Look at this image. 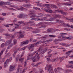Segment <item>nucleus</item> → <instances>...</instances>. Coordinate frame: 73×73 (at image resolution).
I'll list each match as a JSON object with an SVG mask.
<instances>
[{
  "label": "nucleus",
  "mask_w": 73,
  "mask_h": 73,
  "mask_svg": "<svg viewBox=\"0 0 73 73\" xmlns=\"http://www.w3.org/2000/svg\"><path fill=\"white\" fill-rule=\"evenodd\" d=\"M29 15H31L32 16H30V17H40V16H37V15L35 14H33L34 13V11L31 10L29 11Z\"/></svg>",
  "instance_id": "obj_1"
},
{
  "label": "nucleus",
  "mask_w": 73,
  "mask_h": 73,
  "mask_svg": "<svg viewBox=\"0 0 73 73\" xmlns=\"http://www.w3.org/2000/svg\"><path fill=\"white\" fill-rule=\"evenodd\" d=\"M12 3L9 2H4L3 1H0V5H11Z\"/></svg>",
  "instance_id": "obj_2"
},
{
  "label": "nucleus",
  "mask_w": 73,
  "mask_h": 73,
  "mask_svg": "<svg viewBox=\"0 0 73 73\" xmlns=\"http://www.w3.org/2000/svg\"><path fill=\"white\" fill-rule=\"evenodd\" d=\"M11 41L12 40H8L6 42L5 44H4V43H3L1 44V48H3V47H4L5 46H7L9 45V44H11Z\"/></svg>",
  "instance_id": "obj_3"
},
{
  "label": "nucleus",
  "mask_w": 73,
  "mask_h": 73,
  "mask_svg": "<svg viewBox=\"0 0 73 73\" xmlns=\"http://www.w3.org/2000/svg\"><path fill=\"white\" fill-rule=\"evenodd\" d=\"M60 34H61V36L62 38V40H63L64 38H65L66 39H69L70 38V37H67L66 36H64L65 35H67L66 33H60Z\"/></svg>",
  "instance_id": "obj_4"
},
{
  "label": "nucleus",
  "mask_w": 73,
  "mask_h": 73,
  "mask_svg": "<svg viewBox=\"0 0 73 73\" xmlns=\"http://www.w3.org/2000/svg\"><path fill=\"white\" fill-rule=\"evenodd\" d=\"M12 58L11 57H10L9 58V59H7L6 61L4 63V68H6V66H7V62H9V60H10V61H11L12 60Z\"/></svg>",
  "instance_id": "obj_5"
},
{
  "label": "nucleus",
  "mask_w": 73,
  "mask_h": 73,
  "mask_svg": "<svg viewBox=\"0 0 73 73\" xmlns=\"http://www.w3.org/2000/svg\"><path fill=\"white\" fill-rule=\"evenodd\" d=\"M52 67L50 65L49 66L47 70L48 71H49L50 73H54V72H52Z\"/></svg>",
  "instance_id": "obj_6"
},
{
  "label": "nucleus",
  "mask_w": 73,
  "mask_h": 73,
  "mask_svg": "<svg viewBox=\"0 0 73 73\" xmlns=\"http://www.w3.org/2000/svg\"><path fill=\"white\" fill-rule=\"evenodd\" d=\"M6 36H8V37H10L12 39L14 38L15 36L12 35H11L9 34H5Z\"/></svg>",
  "instance_id": "obj_7"
},
{
  "label": "nucleus",
  "mask_w": 73,
  "mask_h": 73,
  "mask_svg": "<svg viewBox=\"0 0 73 73\" xmlns=\"http://www.w3.org/2000/svg\"><path fill=\"white\" fill-rule=\"evenodd\" d=\"M73 52L72 50L70 51H68V52H66V53L67 55V56L66 57V58H68V56L70 55V53H72Z\"/></svg>",
  "instance_id": "obj_8"
},
{
  "label": "nucleus",
  "mask_w": 73,
  "mask_h": 73,
  "mask_svg": "<svg viewBox=\"0 0 73 73\" xmlns=\"http://www.w3.org/2000/svg\"><path fill=\"white\" fill-rule=\"evenodd\" d=\"M29 41L28 40H26L25 41H24L22 43V45H25L28 44L29 43Z\"/></svg>",
  "instance_id": "obj_9"
},
{
  "label": "nucleus",
  "mask_w": 73,
  "mask_h": 73,
  "mask_svg": "<svg viewBox=\"0 0 73 73\" xmlns=\"http://www.w3.org/2000/svg\"><path fill=\"white\" fill-rule=\"evenodd\" d=\"M15 69L14 66H10V69H9V71H13Z\"/></svg>",
  "instance_id": "obj_10"
},
{
  "label": "nucleus",
  "mask_w": 73,
  "mask_h": 73,
  "mask_svg": "<svg viewBox=\"0 0 73 73\" xmlns=\"http://www.w3.org/2000/svg\"><path fill=\"white\" fill-rule=\"evenodd\" d=\"M56 19V18L55 17H51L49 19H48V21H54Z\"/></svg>",
  "instance_id": "obj_11"
},
{
  "label": "nucleus",
  "mask_w": 73,
  "mask_h": 73,
  "mask_svg": "<svg viewBox=\"0 0 73 73\" xmlns=\"http://www.w3.org/2000/svg\"><path fill=\"white\" fill-rule=\"evenodd\" d=\"M17 17L19 18H23L24 19L25 17V16H24V14H21L18 15Z\"/></svg>",
  "instance_id": "obj_12"
},
{
  "label": "nucleus",
  "mask_w": 73,
  "mask_h": 73,
  "mask_svg": "<svg viewBox=\"0 0 73 73\" xmlns=\"http://www.w3.org/2000/svg\"><path fill=\"white\" fill-rule=\"evenodd\" d=\"M45 11L46 12H48L49 13H52L53 12V11L52 10L48 9L47 10H45Z\"/></svg>",
  "instance_id": "obj_13"
},
{
  "label": "nucleus",
  "mask_w": 73,
  "mask_h": 73,
  "mask_svg": "<svg viewBox=\"0 0 73 73\" xmlns=\"http://www.w3.org/2000/svg\"><path fill=\"white\" fill-rule=\"evenodd\" d=\"M35 2L37 4V6H38V7H42V6H41V5H42V3H40L37 2Z\"/></svg>",
  "instance_id": "obj_14"
},
{
  "label": "nucleus",
  "mask_w": 73,
  "mask_h": 73,
  "mask_svg": "<svg viewBox=\"0 0 73 73\" xmlns=\"http://www.w3.org/2000/svg\"><path fill=\"white\" fill-rule=\"evenodd\" d=\"M28 48L29 50H31V49H32V48H33V44H31L30 46H28Z\"/></svg>",
  "instance_id": "obj_15"
},
{
  "label": "nucleus",
  "mask_w": 73,
  "mask_h": 73,
  "mask_svg": "<svg viewBox=\"0 0 73 73\" xmlns=\"http://www.w3.org/2000/svg\"><path fill=\"white\" fill-rule=\"evenodd\" d=\"M21 8H17V9H18V10H19V11H23V9H25V8H24L23 7L21 6Z\"/></svg>",
  "instance_id": "obj_16"
},
{
  "label": "nucleus",
  "mask_w": 73,
  "mask_h": 73,
  "mask_svg": "<svg viewBox=\"0 0 73 73\" xmlns=\"http://www.w3.org/2000/svg\"><path fill=\"white\" fill-rule=\"evenodd\" d=\"M60 13L62 14V15H67V14H68L67 13L64 12L62 10H61Z\"/></svg>",
  "instance_id": "obj_17"
},
{
  "label": "nucleus",
  "mask_w": 73,
  "mask_h": 73,
  "mask_svg": "<svg viewBox=\"0 0 73 73\" xmlns=\"http://www.w3.org/2000/svg\"><path fill=\"white\" fill-rule=\"evenodd\" d=\"M64 58H65L64 57H61L59 58V60H60V62H61L62 61V60H64Z\"/></svg>",
  "instance_id": "obj_18"
},
{
  "label": "nucleus",
  "mask_w": 73,
  "mask_h": 73,
  "mask_svg": "<svg viewBox=\"0 0 73 73\" xmlns=\"http://www.w3.org/2000/svg\"><path fill=\"white\" fill-rule=\"evenodd\" d=\"M22 6H23V7H25V8H28V7H29V5L28 4V5H25V4L23 5H22Z\"/></svg>",
  "instance_id": "obj_19"
},
{
  "label": "nucleus",
  "mask_w": 73,
  "mask_h": 73,
  "mask_svg": "<svg viewBox=\"0 0 73 73\" xmlns=\"http://www.w3.org/2000/svg\"><path fill=\"white\" fill-rule=\"evenodd\" d=\"M54 70L55 72V73H57L59 72V70H58V69H57V68H55Z\"/></svg>",
  "instance_id": "obj_20"
},
{
  "label": "nucleus",
  "mask_w": 73,
  "mask_h": 73,
  "mask_svg": "<svg viewBox=\"0 0 73 73\" xmlns=\"http://www.w3.org/2000/svg\"><path fill=\"white\" fill-rule=\"evenodd\" d=\"M62 5H68L70 6L71 5V4H69V3H62Z\"/></svg>",
  "instance_id": "obj_21"
},
{
  "label": "nucleus",
  "mask_w": 73,
  "mask_h": 73,
  "mask_svg": "<svg viewBox=\"0 0 73 73\" xmlns=\"http://www.w3.org/2000/svg\"><path fill=\"white\" fill-rule=\"evenodd\" d=\"M31 60H32V61L33 62H35V61H36V59H35V56L34 57H32L31 58Z\"/></svg>",
  "instance_id": "obj_22"
},
{
  "label": "nucleus",
  "mask_w": 73,
  "mask_h": 73,
  "mask_svg": "<svg viewBox=\"0 0 73 73\" xmlns=\"http://www.w3.org/2000/svg\"><path fill=\"white\" fill-rule=\"evenodd\" d=\"M33 9H35L36 10H38V11H39V10H40V8H37L36 7H33Z\"/></svg>",
  "instance_id": "obj_23"
},
{
  "label": "nucleus",
  "mask_w": 73,
  "mask_h": 73,
  "mask_svg": "<svg viewBox=\"0 0 73 73\" xmlns=\"http://www.w3.org/2000/svg\"><path fill=\"white\" fill-rule=\"evenodd\" d=\"M56 60H57V58H54L52 60L51 62H55L56 61Z\"/></svg>",
  "instance_id": "obj_24"
},
{
  "label": "nucleus",
  "mask_w": 73,
  "mask_h": 73,
  "mask_svg": "<svg viewBox=\"0 0 73 73\" xmlns=\"http://www.w3.org/2000/svg\"><path fill=\"white\" fill-rule=\"evenodd\" d=\"M50 37H56V36L54 35H49Z\"/></svg>",
  "instance_id": "obj_25"
},
{
  "label": "nucleus",
  "mask_w": 73,
  "mask_h": 73,
  "mask_svg": "<svg viewBox=\"0 0 73 73\" xmlns=\"http://www.w3.org/2000/svg\"><path fill=\"white\" fill-rule=\"evenodd\" d=\"M62 46H66L68 45V44H66V43H62L61 44Z\"/></svg>",
  "instance_id": "obj_26"
},
{
  "label": "nucleus",
  "mask_w": 73,
  "mask_h": 73,
  "mask_svg": "<svg viewBox=\"0 0 73 73\" xmlns=\"http://www.w3.org/2000/svg\"><path fill=\"white\" fill-rule=\"evenodd\" d=\"M24 37V35L23 34H20V36H19V38H21Z\"/></svg>",
  "instance_id": "obj_27"
},
{
  "label": "nucleus",
  "mask_w": 73,
  "mask_h": 73,
  "mask_svg": "<svg viewBox=\"0 0 73 73\" xmlns=\"http://www.w3.org/2000/svg\"><path fill=\"white\" fill-rule=\"evenodd\" d=\"M61 10L57 9L55 11V12L56 13L58 12V13H60V12H61Z\"/></svg>",
  "instance_id": "obj_28"
},
{
  "label": "nucleus",
  "mask_w": 73,
  "mask_h": 73,
  "mask_svg": "<svg viewBox=\"0 0 73 73\" xmlns=\"http://www.w3.org/2000/svg\"><path fill=\"white\" fill-rule=\"evenodd\" d=\"M51 31H52L51 30V29H49L47 30L46 32V33H49V32H50Z\"/></svg>",
  "instance_id": "obj_29"
},
{
  "label": "nucleus",
  "mask_w": 73,
  "mask_h": 73,
  "mask_svg": "<svg viewBox=\"0 0 73 73\" xmlns=\"http://www.w3.org/2000/svg\"><path fill=\"white\" fill-rule=\"evenodd\" d=\"M18 24H25V23H24V21H23L18 22Z\"/></svg>",
  "instance_id": "obj_30"
},
{
  "label": "nucleus",
  "mask_w": 73,
  "mask_h": 73,
  "mask_svg": "<svg viewBox=\"0 0 73 73\" xmlns=\"http://www.w3.org/2000/svg\"><path fill=\"white\" fill-rule=\"evenodd\" d=\"M42 47L40 46L39 47L38 49L37 50L38 52H40V50L42 49Z\"/></svg>",
  "instance_id": "obj_31"
},
{
  "label": "nucleus",
  "mask_w": 73,
  "mask_h": 73,
  "mask_svg": "<svg viewBox=\"0 0 73 73\" xmlns=\"http://www.w3.org/2000/svg\"><path fill=\"white\" fill-rule=\"evenodd\" d=\"M60 22L61 24H62V25H65V23H64V22L60 20Z\"/></svg>",
  "instance_id": "obj_32"
},
{
  "label": "nucleus",
  "mask_w": 73,
  "mask_h": 73,
  "mask_svg": "<svg viewBox=\"0 0 73 73\" xmlns=\"http://www.w3.org/2000/svg\"><path fill=\"white\" fill-rule=\"evenodd\" d=\"M43 20L45 21H48V19L46 17H43Z\"/></svg>",
  "instance_id": "obj_33"
},
{
  "label": "nucleus",
  "mask_w": 73,
  "mask_h": 73,
  "mask_svg": "<svg viewBox=\"0 0 73 73\" xmlns=\"http://www.w3.org/2000/svg\"><path fill=\"white\" fill-rule=\"evenodd\" d=\"M39 32L38 31H33V33H39Z\"/></svg>",
  "instance_id": "obj_34"
},
{
  "label": "nucleus",
  "mask_w": 73,
  "mask_h": 73,
  "mask_svg": "<svg viewBox=\"0 0 73 73\" xmlns=\"http://www.w3.org/2000/svg\"><path fill=\"white\" fill-rule=\"evenodd\" d=\"M13 42L15 44H17V40H16L14 39L13 40Z\"/></svg>",
  "instance_id": "obj_35"
},
{
  "label": "nucleus",
  "mask_w": 73,
  "mask_h": 73,
  "mask_svg": "<svg viewBox=\"0 0 73 73\" xmlns=\"http://www.w3.org/2000/svg\"><path fill=\"white\" fill-rule=\"evenodd\" d=\"M24 1L25 3H29V0H24Z\"/></svg>",
  "instance_id": "obj_36"
},
{
  "label": "nucleus",
  "mask_w": 73,
  "mask_h": 73,
  "mask_svg": "<svg viewBox=\"0 0 73 73\" xmlns=\"http://www.w3.org/2000/svg\"><path fill=\"white\" fill-rule=\"evenodd\" d=\"M52 7L53 8H57V6L53 5H52Z\"/></svg>",
  "instance_id": "obj_37"
},
{
  "label": "nucleus",
  "mask_w": 73,
  "mask_h": 73,
  "mask_svg": "<svg viewBox=\"0 0 73 73\" xmlns=\"http://www.w3.org/2000/svg\"><path fill=\"white\" fill-rule=\"evenodd\" d=\"M9 9L10 10H11L12 11H16V10L15 9L12 8H9Z\"/></svg>",
  "instance_id": "obj_38"
},
{
  "label": "nucleus",
  "mask_w": 73,
  "mask_h": 73,
  "mask_svg": "<svg viewBox=\"0 0 73 73\" xmlns=\"http://www.w3.org/2000/svg\"><path fill=\"white\" fill-rule=\"evenodd\" d=\"M35 25L36 24L35 23L32 24L30 25V26L31 27H33V26H35Z\"/></svg>",
  "instance_id": "obj_39"
},
{
  "label": "nucleus",
  "mask_w": 73,
  "mask_h": 73,
  "mask_svg": "<svg viewBox=\"0 0 73 73\" xmlns=\"http://www.w3.org/2000/svg\"><path fill=\"white\" fill-rule=\"evenodd\" d=\"M52 50L50 49L49 50V51H48V54H49V53H51L52 52Z\"/></svg>",
  "instance_id": "obj_40"
},
{
  "label": "nucleus",
  "mask_w": 73,
  "mask_h": 73,
  "mask_svg": "<svg viewBox=\"0 0 73 73\" xmlns=\"http://www.w3.org/2000/svg\"><path fill=\"white\" fill-rule=\"evenodd\" d=\"M48 37V35H45L44 36H43L42 37V38H44V39H45Z\"/></svg>",
  "instance_id": "obj_41"
},
{
  "label": "nucleus",
  "mask_w": 73,
  "mask_h": 73,
  "mask_svg": "<svg viewBox=\"0 0 73 73\" xmlns=\"http://www.w3.org/2000/svg\"><path fill=\"white\" fill-rule=\"evenodd\" d=\"M27 64V60L25 62V66H26Z\"/></svg>",
  "instance_id": "obj_42"
},
{
  "label": "nucleus",
  "mask_w": 73,
  "mask_h": 73,
  "mask_svg": "<svg viewBox=\"0 0 73 73\" xmlns=\"http://www.w3.org/2000/svg\"><path fill=\"white\" fill-rule=\"evenodd\" d=\"M29 24H32V23H34V21H31L29 22Z\"/></svg>",
  "instance_id": "obj_43"
},
{
  "label": "nucleus",
  "mask_w": 73,
  "mask_h": 73,
  "mask_svg": "<svg viewBox=\"0 0 73 73\" xmlns=\"http://www.w3.org/2000/svg\"><path fill=\"white\" fill-rule=\"evenodd\" d=\"M37 43H35L34 44H33V47L35 46H37Z\"/></svg>",
  "instance_id": "obj_44"
},
{
  "label": "nucleus",
  "mask_w": 73,
  "mask_h": 73,
  "mask_svg": "<svg viewBox=\"0 0 73 73\" xmlns=\"http://www.w3.org/2000/svg\"><path fill=\"white\" fill-rule=\"evenodd\" d=\"M60 20H59L58 19H56V21L57 22H58V23H60Z\"/></svg>",
  "instance_id": "obj_45"
},
{
  "label": "nucleus",
  "mask_w": 73,
  "mask_h": 73,
  "mask_svg": "<svg viewBox=\"0 0 73 73\" xmlns=\"http://www.w3.org/2000/svg\"><path fill=\"white\" fill-rule=\"evenodd\" d=\"M43 5H45L46 7H49V4H43Z\"/></svg>",
  "instance_id": "obj_46"
},
{
  "label": "nucleus",
  "mask_w": 73,
  "mask_h": 73,
  "mask_svg": "<svg viewBox=\"0 0 73 73\" xmlns=\"http://www.w3.org/2000/svg\"><path fill=\"white\" fill-rule=\"evenodd\" d=\"M48 68V65H46V67H45V70H47V69Z\"/></svg>",
  "instance_id": "obj_47"
},
{
  "label": "nucleus",
  "mask_w": 73,
  "mask_h": 73,
  "mask_svg": "<svg viewBox=\"0 0 73 73\" xmlns=\"http://www.w3.org/2000/svg\"><path fill=\"white\" fill-rule=\"evenodd\" d=\"M64 29L65 31H70V30L69 29Z\"/></svg>",
  "instance_id": "obj_48"
},
{
  "label": "nucleus",
  "mask_w": 73,
  "mask_h": 73,
  "mask_svg": "<svg viewBox=\"0 0 73 73\" xmlns=\"http://www.w3.org/2000/svg\"><path fill=\"white\" fill-rule=\"evenodd\" d=\"M53 41V40H46V42H50V41Z\"/></svg>",
  "instance_id": "obj_49"
},
{
  "label": "nucleus",
  "mask_w": 73,
  "mask_h": 73,
  "mask_svg": "<svg viewBox=\"0 0 73 73\" xmlns=\"http://www.w3.org/2000/svg\"><path fill=\"white\" fill-rule=\"evenodd\" d=\"M45 15L46 16H47V17H50V15L49 14H46Z\"/></svg>",
  "instance_id": "obj_50"
},
{
  "label": "nucleus",
  "mask_w": 73,
  "mask_h": 73,
  "mask_svg": "<svg viewBox=\"0 0 73 73\" xmlns=\"http://www.w3.org/2000/svg\"><path fill=\"white\" fill-rule=\"evenodd\" d=\"M6 56L7 57H9V53H8L6 55Z\"/></svg>",
  "instance_id": "obj_51"
},
{
  "label": "nucleus",
  "mask_w": 73,
  "mask_h": 73,
  "mask_svg": "<svg viewBox=\"0 0 73 73\" xmlns=\"http://www.w3.org/2000/svg\"><path fill=\"white\" fill-rule=\"evenodd\" d=\"M36 53V51H35L32 54H31V56H33Z\"/></svg>",
  "instance_id": "obj_52"
},
{
  "label": "nucleus",
  "mask_w": 73,
  "mask_h": 73,
  "mask_svg": "<svg viewBox=\"0 0 73 73\" xmlns=\"http://www.w3.org/2000/svg\"><path fill=\"white\" fill-rule=\"evenodd\" d=\"M46 27V26L42 25L41 27H39V28H45V27Z\"/></svg>",
  "instance_id": "obj_53"
},
{
  "label": "nucleus",
  "mask_w": 73,
  "mask_h": 73,
  "mask_svg": "<svg viewBox=\"0 0 73 73\" xmlns=\"http://www.w3.org/2000/svg\"><path fill=\"white\" fill-rule=\"evenodd\" d=\"M57 69H58V70H62V68L59 67L57 68Z\"/></svg>",
  "instance_id": "obj_54"
},
{
  "label": "nucleus",
  "mask_w": 73,
  "mask_h": 73,
  "mask_svg": "<svg viewBox=\"0 0 73 73\" xmlns=\"http://www.w3.org/2000/svg\"><path fill=\"white\" fill-rule=\"evenodd\" d=\"M27 29H29L30 30V29H33V28L32 27H28L27 28Z\"/></svg>",
  "instance_id": "obj_55"
},
{
  "label": "nucleus",
  "mask_w": 73,
  "mask_h": 73,
  "mask_svg": "<svg viewBox=\"0 0 73 73\" xmlns=\"http://www.w3.org/2000/svg\"><path fill=\"white\" fill-rule=\"evenodd\" d=\"M5 58L4 57L2 59V62H4V60H5Z\"/></svg>",
  "instance_id": "obj_56"
},
{
  "label": "nucleus",
  "mask_w": 73,
  "mask_h": 73,
  "mask_svg": "<svg viewBox=\"0 0 73 73\" xmlns=\"http://www.w3.org/2000/svg\"><path fill=\"white\" fill-rule=\"evenodd\" d=\"M6 14L5 13H2V15H3V16H6Z\"/></svg>",
  "instance_id": "obj_57"
},
{
  "label": "nucleus",
  "mask_w": 73,
  "mask_h": 73,
  "mask_svg": "<svg viewBox=\"0 0 73 73\" xmlns=\"http://www.w3.org/2000/svg\"><path fill=\"white\" fill-rule=\"evenodd\" d=\"M42 24H43V23L42 22H40L38 23V25H42Z\"/></svg>",
  "instance_id": "obj_58"
},
{
  "label": "nucleus",
  "mask_w": 73,
  "mask_h": 73,
  "mask_svg": "<svg viewBox=\"0 0 73 73\" xmlns=\"http://www.w3.org/2000/svg\"><path fill=\"white\" fill-rule=\"evenodd\" d=\"M3 29H1L0 30V32L1 33H2L3 32Z\"/></svg>",
  "instance_id": "obj_59"
},
{
  "label": "nucleus",
  "mask_w": 73,
  "mask_h": 73,
  "mask_svg": "<svg viewBox=\"0 0 73 73\" xmlns=\"http://www.w3.org/2000/svg\"><path fill=\"white\" fill-rule=\"evenodd\" d=\"M23 60H24V58H22L19 59V61H23Z\"/></svg>",
  "instance_id": "obj_60"
},
{
  "label": "nucleus",
  "mask_w": 73,
  "mask_h": 73,
  "mask_svg": "<svg viewBox=\"0 0 73 73\" xmlns=\"http://www.w3.org/2000/svg\"><path fill=\"white\" fill-rule=\"evenodd\" d=\"M16 60L17 61H18L19 60V58L17 57H16Z\"/></svg>",
  "instance_id": "obj_61"
},
{
  "label": "nucleus",
  "mask_w": 73,
  "mask_h": 73,
  "mask_svg": "<svg viewBox=\"0 0 73 73\" xmlns=\"http://www.w3.org/2000/svg\"><path fill=\"white\" fill-rule=\"evenodd\" d=\"M65 72L66 73H69V70H66Z\"/></svg>",
  "instance_id": "obj_62"
},
{
  "label": "nucleus",
  "mask_w": 73,
  "mask_h": 73,
  "mask_svg": "<svg viewBox=\"0 0 73 73\" xmlns=\"http://www.w3.org/2000/svg\"><path fill=\"white\" fill-rule=\"evenodd\" d=\"M52 54H49L48 56L49 57H52Z\"/></svg>",
  "instance_id": "obj_63"
},
{
  "label": "nucleus",
  "mask_w": 73,
  "mask_h": 73,
  "mask_svg": "<svg viewBox=\"0 0 73 73\" xmlns=\"http://www.w3.org/2000/svg\"><path fill=\"white\" fill-rule=\"evenodd\" d=\"M56 16L58 17H60L61 16V15H57Z\"/></svg>",
  "instance_id": "obj_64"
}]
</instances>
